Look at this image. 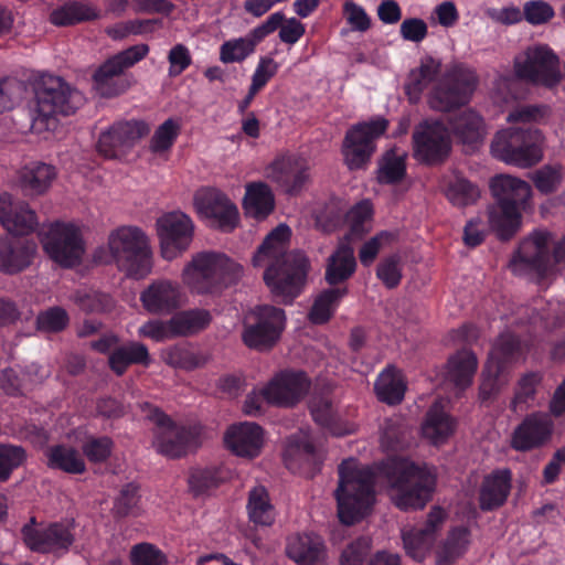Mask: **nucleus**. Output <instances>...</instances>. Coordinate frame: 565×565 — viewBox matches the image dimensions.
I'll return each mask as SVG.
<instances>
[{"label": "nucleus", "mask_w": 565, "mask_h": 565, "mask_svg": "<svg viewBox=\"0 0 565 565\" xmlns=\"http://www.w3.org/2000/svg\"><path fill=\"white\" fill-rule=\"evenodd\" d=\"M386 480L392 502L402 511L420 510L431 500L436 476L427 463L391 456L375 468L345 459L338 467L334 498L341 523L353 525L365 518L375 502L376 477Z\"/></svg>", "instance_id": "1"}, {"label": "nucleus", "mask_w": 565, "mask_h": 565, "mask_svg": "<svg viewBox=\"0 0 565 565\" xmlns=\"http://www.w3.org/2000/svg\"><path fill=\"white\" fill-rule=\"evenodd\" d=\"M494 202L488 209L489 224L500 241L511 239L522 224V212L531 196V185L509 174H498L490 181Z\"/></svg>", "instance_id": "2"}, {"label": "nucleus", "mask_w": 565, "mask_h": 565, "mask_svg": "<svg viewBox=\"0 0 565 565\" xmlns=\"http://www.w3.org/2000/svg\"><path fill=\"white\" fill-rule=\"evenodd\" d=\"M243 275V266L227 255L200 252L183 267L181 280L192 294L216 296L237 284Z\"/></svg>", "instance_id": "3"}, {"label": "nucleus", "mask_w": 565, "mask_h": 565, "mask_svg": "<svg viewBox=\"0 0 565 565\" xmlns=\"http://www.w3.org/2000/svg\"><path fill=\"white\" fill-rule=\"evenodd\" d=\"M35 103L31 129L42 134L55 129L57 114H73L84 103V96L63 78L44 75L35 84Z\"/></svg>", "instance_id": "4"}, {"label": "nucleus", "mask_w": 565, "mask_h": 565, "mask_svg": "<svg viewBox=\"0 0 565 565\" xmlns=\"http://www.w3.org/2000/svg\"><path fill=\"white\" fill-rule=\"evenodd\" d=\"M108 250L119 270L142 279L152 270V253L146 234L135 226H120L108 236Z\"/></svg>", "instance_id": "5"}, {"label": "nucleus", "mask_w": 565, "mask_h": 565, "mask_svg": "<svg viewBox=\"0 0 565 565\" xmlns=\"http://www.w3.org/2000/svg\"><path fill=\"white\" fill-rule=\"evenodd\" d=\"M552 259L565 262V236L550 249V234L536 232L523 239L511 259V269L516 275H535L539 279L547 276Z\"/></svg>", "instance_id": "6"}, {"label": "nucleus", "mask_w": 565, "mask_h": 565, "mask_svg": "<svg viewBox=\"0 0 565 565\" xmlns=\"http://www.w3.org/2000/svg\"><path fill=\"white\" fill-rule=\"evenodd\" d=\"M541 132L526 127H511L498 131L492 143V154L509 164L526 168L541 160Z\"/></svg>", "instance_id": "7"}, {"label": "nucleus", "mask_w": 565, "mask_h": 565, "mask_svg": "<svg viewBox=\"0 0 565 565\" xmlns=\"http://www.w3.org/2000/svg\"><path fill=\"white\" fill-rule=\"evenodd\" d=\"M149 53L147 44H137L106 60L93 74V88L102 97L111 98L127 92L134 84L124 71L132 67Z\"/></svg>", "instance_id": "8"}, {"label": "nucleus", "mask_w": 565, "mask_h": 565, "mask_svg": "<svg viewBox=\"0 0 565 565\" xmlns=\"http://www.w3.org/2000/svg\"><path fill=\"white\" fill-rule=\"evenodd\" d=\"M146 417L151 420L153 430L152 446L169 458H180L199 445V429L172 422L170 417L149 404H145Z\"/></svg>", "instance_id": "9"}, {"label": "nucleus", "mask_w": 565, "mask_h": 565, "mask_svg": "<svg viewBox=\"0 0 565 565\" xmlns=\"http://www.w3.org/2000/svg\"><path fill=\"white\" fill-rule=\"evenodd\" d=\"M47 256L64 268H73L83 262L86 243L82 228L72 222H55L42 238Z\"/></svg>", "instance_id": "10"}, {"label": "nucleus", "mask_w": 565, "mask_h": 565, "mask_svg": "<svg viewBox=\"0 0 565 565\" xmlns=\"http://www.w3.org/2000/svg\"><path fill=\"white\" fill-rule=\"evenodd\" d=\"M478 84L473 71L456 65L448 70L434 86L429 105L439 111H450L469 103Z\"/></svg>", "instance_id": "11"}, {"label": "nucleus", "mask_w": 565, "mask_h": 565, "mask_svg": "<svg viewBox=\"0 0 565 565\" xmlns=\"http://www.w3.org/2000/svg\"><path fill=\"white\" fill-rule=\"evenodd\" d=\"M388 124L387 119L376 117L370 121L358 122L348 129L343 139L342 154L349 170L366 168L376 149L375 140L385 134Z\"/></svg>", "instance_id": "12"}, {"label": "nucleus", "mask_w": 565, "mask_h": 565, "mask_svg": "<svg viewBox=\"0 0 565 565\" xmlns=\"http://www.w3.org/2000/svg\"><path fill=\"white\" fill-rule=\"evenodd\" d=\"M414 158L427 166L446 161L451 151L449 129L439 120H424L413 131Z\"/></svg>", "instance_id": "13"}, {"label": "nucleus", "mask_w": 565, "mask_h": 565, "mask_svg": "<svg viewBox=\"0 0 565 565\" xmlns=\"http://www.w3.org/2000/svg\"><path fill=\"white\" fill-rule=\"evenodd\" d=\"M282 312L271 306H262L247 313L243 322L242 340L249 349L265 351L280 337Z\"/></svg>", "instance_id": "14"}, {"label": "nucleus", "mask_w": 565, "mask_h": 565, "mask_svg": "<svg viewBox=\"0 0 565 565\" xmlns=\"http://www.w3.org/2000/svg\"><path fill=\"white\" fill-rule=\"evenodd\" d=\"M557 55L546 45L529 49L523 62H514L515 76L534 85L553 87L559 79Z\"/></svg>", "instance_id": "15"}, {"label": "nucleus", "mask_w": 565, "mask_h": 565, "mask_svg": "<svg viewBox=\"0 0 565 565\" xmlns=\"http://www.w3.org/2000/svg\"><path fill=\"white\" fill-rule=\"evenodd\" d=\"M252 264L264 268V281L273 295H282V224H278L256 249Z\"/></svg>", "instance_id": "16"}, {"label": "nucleus", "mask_w": 565, "mask_h": 565, "mask_svg": "<svg viewBox=\"0 0 565 565\" xmlns=\"http://www.w3.org/2000/svg\"><path fill=\"white\" fill-rule=\"evenodd\" d=\"M161 255L172 260L186 250L193 238V223L182 212H171L157 221Z\"/></svg>", "instance_id": "17"}, {"label": "nucleus", "mask_w": 565, "mask_h": 565, "mask_svg": "<svg viewBox=\"0 0 565 565\" xmlns=\"http://www.w3.org/2000/svg\"><path fill=\"white\" fill-rule=\"evenodd\" d=\"M140 302L151 315L168 316L185 305L186 295L179 281L157 278L140 292Z\"/></svg>", "instance_id": "18"}, {"label": "nucleus", "mask_w": 565, "mask_h": 565, "mask_svg": "<svg viewBox=\"0 0 565 565\" xmlns=\"http://www.w3.org/2000/svg\"><path fill=\"white\" fill-rule=\"evenodd\" d=\"M194 206L201 216L210 220L212 225L223 232L233 231L238 223L236 205L216 189L198 191L194 195Z\"/></svg>", "instance_id": "19"}, {"label": "nucleus", "mask_w": 565, "mask_h": 565, "mask_svg": "<svg viewBox=\"0 0 565 565\" xmlns=\"http://www.w3.org/2000/svg\"><path fill=\"white\" fill-rule=\"evenodd\" d=\"M149 131V126L142 120L115 122L99 136L98 151L106 158H118L132 148L142 137L147 136Z\"/></svg>", "instance_id": "20"}, {"label": "nucleus", "mask_w": 565, "mask_h": 565, "mask_svg": "<svg viewBox=\"0 0 565 565\" xmlns=\"http://www.w3.org/2000/svg\"><path fill=\"white\" fill-rule=\"evenodd\" d=\"M554 422L550 414L533 412L515 427L511 447L516 451H531L546 445L553 435Z\"/></svg>", "instance_id": "21"}, {"label": "nucleus", "mask_w": 565, "mask_h": 565, "mask_svg": "<svg viewBox=\"0 0 565 565\" xmlns=\"http://www.w3.org/2000/svg\"><path fill=\"white\" fill-rule=\"evenodd\" d=\"M22 537L25 545L38 553L67 551L74 542V536L68 526L52 523L45 527H36L33 518L29 524L22 527Z\"/></svg>", "instance_id": "22"}, {"label": "nucleus", "mask_w": 565, "mask_h": 565, "mask_svg": "<svg viewBox=\"0 0 565 565\" xmlns=\"http://www.w3.org/2000/svg\"><path fill=\"white\" fill-rule=\"evenodd\" d=\"M279 29V36L282 39V13L276 12L262 25L255 28L243 38L225 41L220 47V60L223 63H235L244 61L255 50L267 34Z\"/></svg>", "instance_id": "23"}, {"label": "nucleus", "mask_w": 565, "mask_h": 565, "mask_svg": "<svg viewBox=\"0 0 565 565\" xmlns=\"http://www.w3.org/2000/svg\"><path fill=\"white\" fill-rule=\"evenodd\" d=\"M224 444L234 455L253 459L260 454L263 430L260 426L249 422L232 425L224 434Z\"/></svg>", "instance_id": "24"}, {"label": "nucleus", "mask_w": 565, "mask_h": 565, "mask_svg": "<svg viewBox=\"0 0 565 565\" xmlns=\"http://www.w3.org/2000/svg\"><path fill=\"white\" fill-rule=\"evenodd\" d=\"M512 489V471L494 469L483 477L479 489V508L483 512L498 510L505 504Z\"/></svg>", "instance_id": "25"}, {"label": "nucleus", "mask_w": 565, "mask_h": 565, "mask_svg": "<svg viewBox=\"0 0 565 565\" xmlns=\"http://www.w3.org/2000/svg\"><path fill=\"white\" fill-rule=\"evenodd\" d=\"M310 262L300 250H285V306L299 297L307 285Z\"/></svg>", "instance_id": "26"}, {"label": "nucleus", "mask_w": 565, "mask_h": 565, "mask_svg": "<svg viewBox=\"0 0 565 565\" xmlns=\"http://www.w3.org/2000/svg\"><path fill=\"white\" fill-rule=\"evenodd\" d=\"M0 223L14 235H25L34 231L38 218L26 204L13 205L9 194L0 195Z\"/></svg>", "instance_id": "27"}, {"label": "nucleus", "mask_w": 565, "mask_h": 565, "mask_svg": "<svg viewBox=\"0 0 565 565\" xmlns=\"http://www.w3.org/2000/svg\"><path fill=\"white\" fill-rule=\"evenodd\" d=\"M36 252V244L29 239H0V270L15 274L25 269Z\"/></svg>", "instance_id": "28"}, {"label": "nucleus", "mask_w": 565, "mask_h": 565, "mask_svg": "<svg viewBox=\"0 0 565 565\" xmlns=\"http://www.w3.org/2000/svg\"><path fill=\"white\" fill-rule=\"evenodd\" d=\"M56 178V170L53 166L34 162L23 167L18 172V186L28 196L44 194Z\"/></svg>", "instance_id": "29"}, {"label": "nucleus", "mask_w": 565, "mask_h": 565, "mask_svg": "<svg viewBox=\"0 0 565 565\" xmlns=\"http://www.w3.org/2000/svg\"><path fill=\"white\" fill-rule=\"evenodd\" d=\"M456 429L455 418L445 411L440 401H436L426 413L422 425L423 436L434 445L445 443Z\"/></svg>", "instance_id": "30"}, {"label": "nucleus", "mask_w": 565, "mask_h": 565, "mask_svg": "<svg viewBox=\"0 0 565 565\" xmlns=\"http://www.w3.org/2000/svg\"><path fill=\"white\" fill-rule=\"evenodd\" d=\"M478 369V359L471 350H458L449 356L446 370V381L462 392L468 388L473 381Z\"/></svg>", "instance_id": "31"}, {"label": "nucleus", "mask_w": 565, "mask_h": 565, "mask_svg": "<svg viewBox=\"0 0 565 565\" xmlns=\"http://www.w3.org/2000/svg\"><path fill=\"white\" fill-rule=\"evenodd\" d=\"M311 183L312 174L308 159L285 153V196H300Z\"/></svg>", "instance_id": "32"}, {"label": "nucleus", "mask_w": 565, "mask_h": 565, "mask_svg": "<svg viewBox=\"0 0 565 565\" xmlns=\"http://www.w3.org/2000/svg\"><path fill=\"white\" fill-rule=\"evenodd\" d=\"M291 457L303 460L313 471L319 470L322 462L311 436L302 429L285 440V468L287 469H292Z\"/></svg>", "instance_id": "33"}, {"label": "nucleus", "mask_w": 565, "mask_h": 565, "mask_svg": "<svg viewBox=\"0 0 565 565\" xmlns=\"http://www.w3.org/2000/svg\"><path fill=\"white\" fill-rule=\"evenodd\" d=\"M356 269L353 248L341 244L330 255L326 265L324 280L329 286L337 287L352 277Z\"/></svg>", "instance_id": "34"}, {"label": "nucleus", "mask_w": 565, "mask_h": 565, "mask_svg": "<svg viewBox=\"0 0 565 565\" xmlns=\"http://www.w3.org/2000/svg\"><path fill=\"white\" fill-rule=\"evenodd\" d=\"M281 405L282 404V373L278 372L268 382L266 386L247 394L243 412L247 416H259L265 412L264 404Z\"/></svg>", "instance_id": "35"}, {"label": "nucleus", "mask_w": 565, "mask_h": 565, "mask_svg": "<svg viewBox=\"0 0 565 565\" xmlns=\"http://www.w3.org/2000/svg\"><path fill=\"white\" fill-rule=\"evenodd\" d=\"M441 72V62L430 55L420 60L419 66L412 70L405 84L411 102H417L423 92L436 81Z\"/></svg>", "instance_id": "36"}, {"label": "nucleus", "mask_w": 565, "mask_h": 565, "mask_svg": "<svg viewBox=\"0 0 565 565\" xmlns=\"http://www.w3.org/2000/svg\"><path fill=\"white\" fill-rule=\"evenodd\" d=\"M211 322V312L203 308L179 311L170 318V327L174 338L194 335L205 330Z\"/></svg>", "instance_id": "37"}, {"label": "nucleus", "mask_w": 565, "mask_h": 565, "mask_svg": "<svg viewBox=\"0 0 565 565\" xmlns=\"http://www.w3.org/2000/svg\"><path fill=\"white\" fill-rule=\"evenodd\" d=\"M348 292L347 287H331L320 291L308 312L309 321L317 326L328 323Z\"/></svg>", "instance_id": "38"}, {"label": "nucleus", "mask_w": 565, "mask_h": 565, "mask_svg": "<svg viewBox=\"0 0 565 565\" xmlns=\"http://www.w3.org/2000/svg\"><path fill=\"white\" fill-rule=\"evenodd\" d=\"M443 192L449 203L459 209L476 204L481 195L479 186L461 174L445 179Z\"/></svg>", "instance_id": "39"}, {"label": "nucleus", "mask_w": 565, "mask_h": 565, "mask_svg": "<svg viewBox=\"0 0 565 565\" xmlns=\"http://www.w3.org/2000/svg\"><path fill=\"white\" fill-rule=\"evenodd\" d=\"M286 554L301 565H313L323 557V544L319 536L302 534L290 537Z\"/></svg>", "instance_id": "40"}, {"label": "nucleus", "mask_w": 565, "mask_h": 565, "mask_svg": "<svg viewBox=\"0 0 565 565\" xmlns=\"http://www.w3.org/2000/svg\"><path fill=\"white\" fill-rule=\"evenodd\" d=\"M309 409L313 420L330 434L334 436L349 434L329 397L323 395L313 396L309 402Z\"/></svg>", "instance_id": "41"}, {"label": "nucleus", "mask_w": 565, "mask_h": 565, "mask_svg": "<svg viewBox=\"0 0 565 565\" xmlns=\"http://www.w3.org/2000/svg\"><path fill=\"white\" fill-rule=\"evenodd\" d=\"M374 391L379 401L387 405H397L404 398L406 384L399 371L388 365L379 374Z\"/></svg>", "instance_id": "42"}, {"label": "nucleus", "mask_w": 565, "mask_h": 565, "mask_svg": "<svg viewBox=\"0 0 565 565\" xmlns=\"http://www.w3.org/2000/svg\"><path fill=\"white\" fill-rule=\"evenodd\" d=\"M451 132L466 145H477L483 137V120L476 111L468 109L449 121Z\"/></svg>", "instance_id": "43"}, {"label": "nucleus", "mask_w": 565, "mask_h": 565, "mask_svg": "<svg viewBox=\"0 0 565 565\" xmlns=\"http://www.w3.org/2000/svg\"><path fill=\"white\" fill-rule=\"evenodd\" d=\"M245 213L254 218H265L274 210V195L267 184L254 182L246 185Z\"/></svg>", "instance_id": "44"}, {"label": "nucleus", "mask_w": 565, "mask_h": 565, "mask_svg": "<svg viewBox=\"0 0 565 565\" xmlns=\"http://www.w3.org/2000/svg\"><path fill=\"white\" fill-rule=\"evenodd\" d=\"M521 354V341L518 335L501 333L494 342L489 354L488 369L495 367V374L500 375L505 365L514 361Z\"/></svg>", "instance_id": "45"}, {"label": "nucleus", "mask_w": 565, "mask_h": 565, "mask_svg": "<svg viewBox=\"0 0 565 565\" xmlns=\"http://www.w3.org/2000/svg\"><path fill=\"white\" fill-rule=\"evenodd\" d=\"M246 509L249 521L256 525L269 526L275 521L276 510L263 486H256L249 491Z\"/></svg>", "instance_id": "46"}, {"label": "nucleus", "mask_w": 565, "mask_h": 565, "mask_svg": "<svg viewBox=\"0 0 565 565\" xmlns=\"http://www.w3.org/2000/svg\"><path fill=\"white\" fill-rule=\"evenodd\" d=\"M149 363L148 349L140 342L118 347L109 355V366L117 375H121L130 364L148 365Z\"/></svg>", "instance_id": "47"}, {"label": "nucleus", "mask_w": 565, "mask_h": 565, "mask_svg": "<svg viewBox=\"0 0 565 565\" xmlns=\"http://www.w3.org/2000/svg\"><path fill=\"white\" fill-rule=\"evenodd\" d=\"M162 361L177 369L194 370L204 366L209 356L204 353L191 350L186 345L175 344L168 347L161 351Z\"/></svg>", "instance_id": "48"}, {"label": "nucleus", "mask_w": 565, "mask_h": 565, "mask_svg": "<svg viewBox=\"0 0 565 565\" xmlns=\"http://www.w3.org/2000/svg\"><path fill=\"white\" fill-rule=\"evenodd\" d=\"M49 466L61 469L67 473H83L86 469L81 454L67 446L58 445L47 451Z\"/></svg>", "instance_id": "49"}, {"label": "nucleus", "mask_w": 565, "mask_h": 565, "mask_svg": "<svg viewBox=\"0 0 565 565\" xmlns=\"http://www.w3.org/2000/svg\"><path fill=\"white\" fill-rule=\"evenodd\" d=\"M469 531L463 526L452 529L437 552V565H452L466 551Z\"/></svg>", "instance_id": "50"}, {"label": "nucleus", "mask_w": 565, "mask_h": 565, "mask_svg": "<svg viewBox=\"0 0 565 565\" xmlns=\"http://www.w3.org/2000/svg\"><path fill=\"white\" fill-rule=\"evenodd\" d=\"M411 439V431L407 425L401 418H388L385 420L382 435L381 445L387 451H398L408 447Z\"/></svg>", "instance_id": "51"}, {"label": "nucleus", "mask_w": 565, "mask_h": 565, "mask_svg": "<svg viewBox=\"0 0 565 565\" xmlns=\"http://www.w3.org/2000/svg\"><path fill=\"white\" fill-rule=\"evenodd\" d=\"M98 12L89 4L72 2L55 9L50 20L55 25H71L82 21L94 20Z\"/></svg>", "instance_id": "52"}, {"label": "nucleus", "mask_w": 565, "mask_h": 565, "mask_svg": "<svg viewBox=\"0 0 565 565\" xmlns=\"http://www.w3.org/2000/svg\"><path fill=\"white\" fill-rule=\"evenodd\" d=\"M541 382L542 375L539 372H529L522 375L518 381L511 408L514 412L527 409L536 397L537 386Z\"/></svg>", "instance_id": "53"}, {"label": "nucleus", "mask_w": 565, "mask_h": 565, "mask_svg": "<svg viewBox=\"0 0 565 565\" xmlns=\"http://www.w3.org/2000/svg\"><path fill=\"white\" fill-rule=\"evenodd\" d=\"M373 215V207L370 201L363 200L353 205L347 214L350 226V238H362L370 230L369 223Z\"/></svg>", "instance_id": "54"}, {"label": "nucleus", "mask_w": 565, "mask_h": 565, "mask_svg": "<svg viewBox=\"0 0 565 565\" xmlns=\"http://www.w3.org/2000/svg\"><path fill=\"white\" fill-rule=\"evenodd\" d=\"M225 476L217 467L195 468L189 477V486L195 495L203 494L223 482Z\"/></svg>", "instance_id": "55"}, {"label": "nucleus", "mask_w": 565, "mask_h": 565, "mask_svg": "<svg viewBox=\"0 0 565 565\" xmlns=\"http://www.w3.org/2000/svg\"><path fill=\"white\" fill-rule=\"evenodd\" d=\"M180 124L172 118L163 121L151 137L149 149L156 154L168 152L180 134Z\"/></svg>", "instance_id": "56"}, {"label": "nucleus", "mask_w": 565, "mask_h": 565, "mask_svg": "<svg viewBox=\"0 0 565 565\" xmlns=\"http://www.w3.org/2000/svg\"><path fill=\"white\" fill-rule=\"evenodd\" d=\"M311 382L305 372L285 370V407L301 401L309 392Z\"/></svg>", "instance_id": "57"}, {"label": "nucleus", "mask_w": 565, "mask_h": 565, "mask_svg": "<svg viewBox=\"0 0 565 565\" xmlns=\"http://www.w3.org/2000/svg\"><path fill=\"white\" fill-rule=\"evenodd\" d=\"M405 174V158L403 156H396L393 151L387 152L379 168V182L383 184H395L401 182Z\"/></svg>", "instance_id": "58"}, {"label": "nucleus", "mask_w": 565, "mask_h": 565, "mask_svg": "<svg viewBox=\"0 0 565 565\" xmlns=\"http://www.w3.org/2000/svg\"><path fill=\"white\" fill-rule=\"evenodd\" d=\"M72 300L86 312H102L113 305L109 296L93 289H79L74 292Z\"/></svg>", "instance_id": "59"}, {"label": "nucleus", "mask_w": 565, "mask_h": 565, "mask_svg": "<svg viewBox=\"0 0 565 565\" xmlns=\"http://www.w3.org/2000/svg\"><path fill=\"white\" fill-rule=\"evenodd\" d=\"M141 497L136 484L129 483L119 492L114 510L119 516L138 515L141 512Z\"/></svg>", "instance_id": "60"}, {"label": "nucleus", "mask_w": 565, "mask_h": 565, "mask_svg": "<svg viewBox=\"0 0 565 565\" xmlns=\"http://www.w3.org/2000/svg\"><path fill=\"white\" fill-rule=\"evenodd\" d=\"M376 277L386 288H396L403 277L401 257L394 254L383 258L377 265Z\"/></svg>", "instance_id": "61"}, {"label": "nucleus", "mask_w": 565, "mask_h": 565, "mask_svg": "<svg viewBox=\"0 0 565 565\" xmlns=\"http://www.w3.org/2000/svg\"><path fill=\"white\" fill-rule=\"evenodd\" d=\"M562 171L558 167L544 166L533 173V183L542 194H552L557 191L562 182Z\"/></svg>", "instance_id": "62"}, {"label": "nucleus", "mask_w": 565, "mask_h": 565, "mask_svg": "<svg viewBox=\"0 0 565 565\" xmlns=\"http://www.w3.org/2000/svg\"><path fill=\"white\" fill-rule=\"evenodd\" d=\"M134 565H167L168 558L162 551L149 543H140L131 550Z\"/></svg>", "instance_id": "63"}, {"label": "nucleus", "mask_w": 565, "mask_h": 565, "mask_svg": "<svg viewBox=\"0 0 565 565\" xmlns=\"http://www.w3.org/2000/svg\"><path fill=\"white\" fill-rule=\"evenodd\" d=\"M371 544L366 537H359L351 542L342 552L340 565H364L370 553Z\"/></svg>", "instance_id": "64"}]
</instances>
